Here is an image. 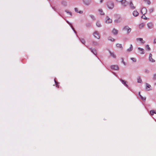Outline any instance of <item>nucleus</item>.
<instances>
[{"instance_id":"f257e3e1","label":"nucleus","mask_w":156,"mask_h":156,"mask_svg":"<svg viewBox=\"0 0 156 156\" xmlns=\"http://www.w3.org/2000/svg\"><path fill=\"white\" fill-rule=\"evenodd\" d=\"M107 5L110 9H112L114 7V3L112 1H109L107 2Z\"/></svg>"},{"instance_id":"f03ea898","label":"nucleus","mask_w":156,"mask_h":156,"mask_svg":"<svg viewBox=\"0 0 156 156\" xmlns=\"http://www.w3.org/2000/svg\"><path fill=\"white\" fill-rule=\"evenodd\" d=\"M94 37L98 39L100 38L99 33L97 31L95 32L93 34Z\"/></svg>"},{"instance_id":"7ed1b4c3","label":"nucleus","mask_w":156,"mask_h":156,"mask_svg":"<svg viewBox=\"0 0 156 156\" xmlns=\"http://www.w3.org/2000/svg\"><path fill=\"white\" fill-rule=\"evenodd\" d=\"M111 68L114 70H117L119 69V67L117 65H113L111 66Z\"/></svg>"},{"instance_id":"20e7f679","label":"nucleus","mask_w":156,"mask_h":156,"mask_svg":"<svg viewBox=\"0 0 156 156\" xmlns=\"http://www.w3.org/2000/svg\"><path fill=\"white\" fill-rule=\"evenodd\" d=\"M123 30H127V33H129L131 31V29L128 26H125L123 28Z\"/></svg>"},{"instance_id":"39448f33","label":"nucleus","mask_w":156,"mask_h":156,"mask_svg":"<svg viewBox=\"0 0 156 156\" xmlns=\"http://www.w3.org/2000/svg\"><path fill=\"white\" fill-rule=\"evenodd\" d=\"M83 1L84 4L87 5H90L91 2L90 0H83Z\"/></svg>"},{"instance_id":"423d86ee","label":"nucleus","mask_w":156,"mask_h":156,"mask_svg":"<svg viewBox=\"0 0 156 156\" xmlns=\"http://www.w3.org/2000/svg\"><path fill=\"white\" fill-rule=\"evenodd\" d=\"M121 2L122 4L125 7L127 6L128 4V2L125 0H122Z\"/></svg>"},{"instance_id":"0eeeda50","label":"nucleus","mask_w":156,"mask_h":156,"mask_svg":"<svg viewBox=\"0 0 156 156\" xmlns=\"http://www.w3.org/2000/svg\"><path fill=\"white\" fill-rule=\"evenodd\" d=\"M106 22L107 23H111L112 22V20L111 19H110L109 17L108 16H107L106 17Z\"/></svg>"},{"instance_id":"6e6552de","label":"nucleus","mask_w":156,"mask_h":156,"mask_svg":"<svg viewBox=\"0 0 156 156\" xmlns=\"http://www.w3.org/2000/svg\"><path fill=\"white\" fill-rule=\"evenodd\" d=\"M147 12V9L145 8H143L141 10V13L144 15Z\"/></svg>"},{"instance_id":"1a4fd4ad","label":"nucleus","mask_w":156,"mask_h":156,"mask_svg":"<svg viewBox=\"0 0 156 156\" xmlns=\"http://www.w3.org/2000/svg\"><path fill=\"white\" fill-rule=\"evenodd\" d=\"M146 89L147 90H151V86L150 85L148 84L147 83H146Z\"/></svg>"},{"instance_id":"9d476101","label":"nucleus","mask_w":156,"mask_h":156,"mask_svg":"<svg viewBox=\"0 0 156 156\" xmlns=\"http://www.w3.org/2000/svg\"><path fill=\"white\" fill-rule=\"evenodd\" d=\"M90 51L95 55H96L97 54V52L96 50L95 49H92V48H90Z\"/></svg>"},{"instance_id":"9b49d317","label":"nucleus","mask_w":156,"mask_h":156,"mask_svg":"<svg viewBox=\"0 0 156 156\" xmlns=\"http://www.w3.org/2000/svg\"><path fill=\"white\" fill-rule=\"evenodd\" d=\"M119 80L123 84H124L126 87H128V86L126 82V81L122 80V79H119Z\"/></svg>"},{"instance_id":"f8f14e48","label":"nucleus","mask_w":156,"mask_h":156,"mask_svg":"<svg viewBox=\"0 0 156 156\" xmlns=\"http://www.w3.org/2000/svg\"><path fill=\"white\" fill-rule=\"evenodd\" d=\"M133 16H137L139 15V13L136 10H135L133 12Z\"/></svg>"},{"instance_id":"ddd939ff","label":"nucleus","mask_w":156,"mask_h":156,"mask_svg":"<svg viewBox=\"0 0 156 156\" xmlns=\"http://www.w3.org/2000/svg\"><path fill=\"white\" fill-rule=\"evenodd\" d=\"M147 27L151 29L153 28V24L152 23L150 22V23H148L147 24Z\"/></svg>"},{"instance_id":"4468645a","label":"nucleus","mask_w":156,"mask_h":156,"mask_svg":"<svg viewBox=\"0 0 156 156\" xmlns=\"http://www.w3.org/2000/svg\"><path fill=\"white\" fill-rule=\"evenodd\" d=\"M133 49V46L132 44H130V47L129 48L127 49V51L128 52H130L132 51Z\"/></svg>"},{"instance_id":"2eb2a0df","label":"nucleus","mask_w":156,"mask_h":156,"mask_svg":"<svg viewBox=\"0 0 156 156\" xmlns=\"http://www.w3.org/2000/svg\"><path fill=\"white\" fill-rule=\"evenodd\" d=\"M112 32L115 35H116L118 33V30L115 29H113V30H112Z\"/></svg>"},{"instance_id":"dca6fc26","label":"nucleus","mask_w":156,"mask_h":156,"mask_svg":"<svg viewBox=\"0 0 156 156\" xmlns=\"http://www.w3.org/2000/svg\"><path fill=\"white\" fill-rule=\"evenodd\" d=\"M137 40L140 41L142 44H144L145 43V41H144L142 38H139L136 39Z\"/></svg>"},{"instance_id":"f3484780","label":"nucleus","mask_w":156,"mask_h":156,"mask_svg":"<svg viewBox=\"0 0 156 156\" xmlns=\"http://www.w3.org/2000/svg\"><path fill=\"white\" fill-rule=\"evenodd\" d=\"M138 49L140 51V53L141 54H144V50L143 49L140 48H139Z\"/></svg>"},{"instance_id":"a211bd4d","label":"nucleus","mask_w":156,"mask_h":156,"mask_svg":"<svg viewBox=\"0 0 156 156\" xmlns=\"http://www.w3.org/2000/svg\"><path fill=\"white\" fill-rule=\"evenodd\" d=\"M130 6L131 8L132 9H134L135 8V7L134 6L132 2H130Z\"/></svg>"},{"instance_id":"6ab92c4d","label":"nucleus","mask_w":156,"mask_h":156,"mask_svg":"<svg viewBox=\"0 0 156 156\" xmlns=\"http://www.w3.org/2000/svg\"><path fill=\"white\" fill-rule=\"evenodd\" d=\"M74 9H75V12H77V13H80V14H82L83 12L82 11H79L78 9L77 8H74Z\"/></svg>"},{"instance_id":"aec40b11","label":"nucleus","mask_w":156,"mask_h":156,"mask_svg":"<svg viewBox=\"0 0 156 156\" xmlns=\"http://www.w3.org/2000/svg\"><path fill=\"white\" fill-rule=\"evenodd\" d=\"M137 81L138 83H142V80L140 77L137 78Z\"/></svg>"},{"instance_id":"412c9836","label":"nucleus","mask_w":156,"mask_h":156,"mask_svg":"<svg viewBox=\"0 0 156 156\" xmlns=\"http://www.w3.org/2000/svg\"><path fill=\"white\" fill-rule=\"evenodd\" d=\"M108 39L109 40L111 41H112V42L115 41V39L114 38H113L111 37H108Z\"/></svg>"},{"instance_id":"4be33fe9","label":"nucleus","mask_w":156,"mask_h":156,"mask_svg":"<svg viewBox=\"0 0 156 156\" xmlns=\"http://www.w3.org/2000/svg\"><path fill=\"white\" fill-rule=\"evenodd\" d=\"M150 114L152 115H153L154 114H156V112L153 110H151L150 111Z\"/></svg>"},{"instance_id":"5701e85b","label":"nucleus","mask_w":156,"mask_h":156,"mask_svg":"<svg viewBox=\"0 0 156 156\" xmlns=\"http://www.w3.org/2000/svg\"><path fill=\"white\" fill-rule=\"evenodd\" d=\"M110 53L111 55L112 56V57L113 58H116V55L114 54V53L110 51Z\"/></svg>"},{"instance_id":"b1692460","label":"nucleus","mask_w":156,"mask_h":156,"mask_svg":"<svg viewBox=\"0 0 156 156\" xmlns=\"http://www.w3.org/2000/svg\"><path fill=\"white\" fill-rule=\"evenodd\" d=\"M144 26V24L143 23H142L140 24L139 25V28L140 29H141Z\"/></svg>"},{"instance_id":"393cba45","label":"nucleus","mask_w":156,"mask_h":156,"mask_svg":"<svg viewBox=\"0 0 156 156\" xmlns=\"http://www.w3.org/2000/svg\"><path fill=\"white\" fill-rule=\"evenodd\" d=\"M99 12H100V14L101 15H104L105 14V13H104L103 12V11L102 9H100L99 10Z\"/></svg>"},{"instance_id":"a878e982","label":"nucleus","mask_w":156,"mask_h":156,"mask_svg":"<svg viewBox=\"0 0 156 156\" xmlns=\"http://www.w3.org/2000/svg\"><path fill=\"white\" fill-rule=\"evenodd\" d=\"M122 59V62L123 63V64L125 66L126 65H127V62L126 61L124 60L123 59Z\"/></svg>"},{"instance_id":"bb28decb","label":"nucleus","mask_w":156,"mask_h":156,"mask_svg":"<svg viewBox=\"0 0 156 156\" xmlns=\"http://www.w3.org/2000/svg\"><path fill=\"white\" fill-rule=\"evenodd\" d=\"M144 1L148 5H150L151 4V2L149 0H144Z\"/></svg>"},{"instance_id":"cd10ccee","label":"nucleus","mask_w":156,"mask_h":156,"mask_svg":"<svg viewBox=\"0 0 156 156\" xmlns=\"http://www.w3.org/2000/svg\"><path fill=\"white\" fill-rule=\"evenodd\" d=\"M116 46L118 48H122V44H116Z\"/></svg>"},{"instance_id":"c85d7f7f","label":"nucleus","mask_w":156,"mask_h":156,"mask_svg":"<svg viewBox=\"0 0 156 156\" xmlns=\"http://www.w3.org/2000/svg\"><path fill=\"white\" fill-rule=\"evenodd\" d=\"M141 99L144 101H145L146 99V98L143 97L142 95H140V96Z\"/></svg>"},{"instance_id":"c756f323","label":"nucleus","mask_w":156,"mask_h":156,"mask_svg":"<svg viewBox=\"0 0 156 156\" xmlns=\"http://www.w3.org/2000/svg\"><path fill=\"white\" fill-rule=\"evenodd\" d=\"M115 21L116 23H118L120 22V20L119 19H116L115 20Z\"/></svg>"},{"instance_id":"7c9ffc66","label":"nucleus","mask_w":156,"mask_h":156,"mask_svg":"<svg viewBox=\"0 0 156 156\" xmlns=\"http://www.w3.org/2000/svg\"><path fill=\"white\" fill-rule=\"evenodd\" d=\"M146 49L148 51L150 50V48L149 47V46L148 45H146Z\"/></svg>"},{"instance_id":"2f4dec72","label":"nucleus","mask_w":156,"mask_h":156,"mask_svg":"<svg viewBox=\"0 0 156 156\" xmlns=\"http://www.w3.org/2000/svg\"><path fill=\"white\" fill-rule=\"evenodd\" d=\"M96 25L98 27H101V24H100V23L98 22H97L96 23Z\"/></svg>"},{"instance_id":"473e14b6","label":"nucleus","mask_w":156,"mask_h":156,"mask_svg":"<svg viewBox=\"0 0 156 156\" xmlns=\"http://www.w3.org/2000/svg\"><path fill=\"white\" fill-rule=\"evenodd\" d=\"M149 61L151 62H154L155 60L154 59H149Z\"/></svg>"},{"instance_id":"72a5a7b5","label":"nucleus","mask_w":156,"mask_h":156,"mask_svg":"<svg viewBox=\"0 0 156 156\" xmlns=\"http://www.w3.org/2000/svg\"><path fill=\"white\" fill-rule=\"evenodd\" d=\"M81 42L83 43V44H84V43H85V41L83 39H82L81 40Z\"/></svg>"},{"instance_id":"f704fd0d","label":"nucleus","mask_w":156,"mask_h":156,"mask_svg":"<svg viewBox=\"0 0 156 156\" xmlns=\"http://www.w3.org/2000/svg\"><path fill=\"white\" fill-rule=\"evenodd\" d=\"M142 18H144L145 19H147V18L145 16V15H143V16H142Z\"/></svg>"},{"instance_id":"c9c22d12","label":"nucleus","mask_w":156,"mask_h":156,"mask_svg":"<svg viewBox=\"0 0 156 156\" xmlns=\"http://www.w3.org/2000/svg\"><path fill=\"white\" fill-rule=\"evenodd\" d=\"M153 78L154 79H156V74H154V75L153 76Z\"/></svg>"},{"instance_id":"e433bc0d","label":"nucleus","mask_w":156,"mask_h":156,"mask_svg":"<svg viewBox=\"0 0 156 156\" xmlns=\"http://www.w3.org/2000/svg\"><path fill=\"white\" fill-rule=\"evenodd\" d=\"M152 54L151 53H150L149 54V58H152Z\"/></svg>"},{"instance_id":"4c0bfd02","label":"nucleus","mask_w":156,"mask_h":156,"mask_svg":"<svg viewBox=\"0 0 156 156\" xmlns=\"http://www.w3.org/2000/svg\"><path fill=\"white\" fill-rule=\"evenodd\" d=\"M154 11V9L153 8L151 9L150 10V12H152Z\"/></svg>"},{"instance_id":"58836bf2","label":"nucleus","mask_w":156,"mask_h":156,"mask_svg":"<svg viewBox=\"0 0 156 156\" xmlns=\"http://www.w3.org/2000/svg\"><path fill=\"white\" fill-rule=\"evenodd\" d=\"M90 16L92 19H94V16L92 15H91Z\"/></svg>"},{"instance_id":"ea45409f","label":"nucleus","mask_w":156,"mask_h":156,"mask_svg":"<svg viewBox=\"0 0 156 156\" xmlns=\"http://www.w3.org/2000/svg\"><path fill=\"white\" fill-rule=\"evenodd\" d=\"M131 60L133 62H135L136 61V59H131Z\"/></svg>"},{"instance_id":"a19ab883","label":"nucleus","mask_w":156,"mask_h":156,"mask_svg":"<svg viewBox=\"0 0 156 156\" xmlns=\"http://www.w3.org/2000/svg\"><path fill=\"white\" fill-rule=\"evenodd\" d=\"M66 12L67 13H69L70 14V15H72V13L71 12H69V11H67V10H66Z\"/></svg>"},{"instance_id":"79ce46f5","label":"nucleus","mask_w":156,"mask_h":156,"mask_svg":"<svg viewBox=\"0 0 156 156\" xmlns=\"http://www.w3.org/2000/svg\"><path fill=\"white\" fill-rule=\"evenodd\" d=\"M93 44H95V45H97L98 44L97 42H93Z\"/></svg>"},{"instance_id":"37998d69","label":"nucleus","mask_w":156,"mask_h":156,"mask_svg":"<svg viewBox=\"0 0 156 156\" xmlns=\"http://www.w3.org/2000/svg\"><path fill=\"white\" fill-rule=\"evenodd\" d=\"M154 43H156V38L154 39Z\"/></svg>"},{"instance_id":"c03bdc74","label":"nucleus","mask_w":156,"mask_h":156,"mask_svg":"<svg viewBox=\"0 0 156 156\" xmlns=\"http://www.w3.org/2000/svg\"><path fill=\"white\" fill-rule=\"evenodd\" d=\"M71 27H72V29L73 30H74V31L75 32H76V31L74 30V28L72 26H71Z\"/></svg>"},{"instance_id":"a18cd8bd","label":"nucleus","mask_w":156,"mask_h":156,"mask_svg":"<svg viewBox=\"0 0 156 156\" xmlns=\"http://www.w3.org/2000/svg\"><path fill=\"white\" fill-rule=\"evenodd\" d=\"M138 94H139V96H140V95H141V94H140V92H139V93H138Z\"/></svg>"},{"instance_id":"49530a36","label":"nucleus","mask_w":156,"mask_h":156,"mask_svg":"<svg viewBox=\"0 0 156 156\" xmlns=\"http://www.w3.org/2000/svg\"><path fill=\"white\" fill-rule=\"evenodd\" d=\"M55 84L56 85V86L57 85V83L56 82V80H55Z\"/></svg>"},{"instance_id":"de8ad7c7","label":"nucleus","mask_w":156,"mask_h":156,"mask_svg":"<svg viewBox=\"0 0 156 156\" xmlns=\"http://www.w3.org/2000/svg\"><path fill=\"white\" fill-rule=\"evenodd\" d=\"M103 0H100V2H101V3L102 2H103Z\"/></svg>"},{"instance_id":"09e8293b","label":"nucleus","mask_w":156,"mask_h":156,"mask_svg":"<svg viewBox=\"0 0 156 156\" xmlns=\"http://www.w3.org/2000/svg\"><path fill=\"white\" fill-rule=\"evenodd\" d=\"M155 85L156 86V83H155Z\"/></svg>"}]
</instances>
